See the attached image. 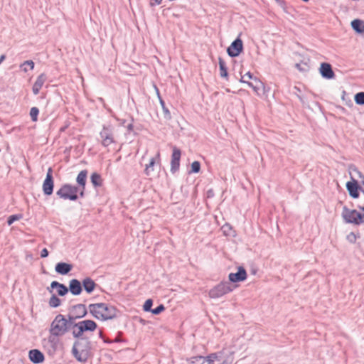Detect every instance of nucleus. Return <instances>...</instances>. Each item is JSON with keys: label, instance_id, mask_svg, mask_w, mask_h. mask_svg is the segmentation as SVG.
<instances>
[{"label": "nucleus", "instance_id": "nucleus-46", "mask_svg": "<svg viewBox=\"0 0 364 364\" xmlns=\"http://www.w3.org/2000/svg\"><path fill=\"white\" fill-rule=\"evenodd\" d=\"M214 362L215 360L210 358V355L205 356V363H206L207 364H214Z\"/></svg>", "mask_w": 364, "mask_h": 364}, {"label": "nucleus", "instance_id": "nucleus-38", "mask_svg": "<svg viewBox=\"0 0 364 364\" xmlns=\"http://www.w3.org/2000/svg\"><path fill=\"white\" fill-rule=\"evenodd\" d=\"M23 218L22 214H14L8 217L6 223L9 225H12L15 221H17Z\"/></svg>", "mask_w": 364, "mask_h": 364}, {"label": "nucleus", "instance_id": "nucleus-54", "mask_svg": "<svg viewBox=\"0 0 364 364\" xmlns=\"http://www.w3.org/2000/svg\"><path fill=\"white\" fill-rule=\"evenodd\" d=\"M154 89H155V90H156V95H157V96H158V98L159 99V97H161V95H160V92H159V88L157 87V86H156V85H154Z\"/></svg>", "mask_w": 364, "mask_h": 364}, {"label": "nucleus", "instance_id": "nucleus-12", "mask_svg": "<svg viewBox=\"0 0 364 364\" xmlns=\"http://www.w3.org/2000/svg\"><path fill=\"white\" fill-rule=\"evenodd\" d=\"M181 157V151L178 147L173 146L172 147V154L171 159L170 171L172 174L176 173L180 168V161Z\"/></svg>", "mask_w": 364, "mask_h": 364}, {"label": "nucleus", "instance_id": "nucleus-31", "mask_svg": "<svg viewBox=\"0 0 364 364\" xmlns=\"http://www.w3.org/2000/svg\"><path fill=\"white\" fill-rule=\"evenodd\" d=\"M62 304L61 299L55 294H53L48 301L49 306L51 308H57Z\"/></svg>", "mask_w": 364, "mask_h": 364}, {"label": "nucleus", "instance_id": "nucleus-49", "mask_svg": "<svg viewBox=\"0 0 364 364\" xmlns=\"http://www.w3.org/2000/svg\"><path fill=\"white\" fill-rule=\"evenodd\" d=\"M41 89V87H36V85H33V87H32L33 93L35 95H38Z\"/></svg>", "mask_w": 364, "mask_h": 364}, {"label": "nucleus", "instance_id": "nucleus-1", "mask_svg": "<svg viewBox=\"0 0 364 364\" xmlns=\"http://www.w3.org/2000/svg\"><path fill=\"white\" fill-rule=\"evenodd\" d=\"M88 310L95 318L100 321L112 320L117 317V309L107 303L90 304Z\"/></svg>", "mask_w": 364, "mask_h": 364}, {"label": "nucleus", "instance_id": "nucleus-8", "mask_svg": "<svg viewBox=\"0 0 364 364\" xmlns=\"http://www.w3.org/2000/svg\"><path fill=\"white\" fill-rule=\"evenodd\" d=\"M244 50V46L240 36H237L227 48V53L231 58L239 56Z\"/></svg>", "mask_w": 364, "mask_h": 364}, {"label": "nucleus", "instance_id": "nucleus-21", "mask_svg": "<svg viewBox=\"0 0 364 364\" xmlns=\"http://www.w3.org/2000/svg\"><path fill=\"white\" fill-rule=\"evenodd\" d=\"M51 289H55L57 290V296H65L69 292L68 287L57 281L51 282Z\"/></svg>", "mask_w": 364, "mask_h": 364}, {"label": "nucleus", "instance_id": "nucleus-41", "mask_svg": "<svg viewBox=\"0 0 364 364\" xmlns=\"http://www.w3.org/2000/svg\"><path fill=\"white\" fill-rule=\"evenodd\" d=\"M165 310V306L164 304H159L158 306H156L154 309H152V311H151V314L154 315H159L161 312H163Z\"/></svg>", "mask_w": 364, "mask_h": 364}, {"label": "nucleus", "instance_id": "nucleus-62", "mask_svg": "<svg viewBox=\"0 0 364 364\" xmlns=\"http://www.w3.org/2000/svg\"><path fill=\"white\" fill-rule=\"evenodd\" d=\"M67 128V127H61L60 131V132H65V129Z\"/></svg>", "mask_w": 364, "mask_h": 364}, {"label": "nucleus", "instance_id": "nucleus-17", "mask_svg": "<svg viewBox=\"0 0 364 364\" xmlns=\"http://www.w3.org/2000/svg\"><path fill=\"white\" fill-rule=\"evenodd\" d=\"M82 282L77 279H72L69 282V291L73 296H79L82 292Z\"/></svg>", "mask_w": 364, "mask_h": 364}, {"label": "nucleus", "instance_id": "nucleus-10", "mask_svg": "<svg viewBox=\"0 0 364 364\" xmlns=\"http://www.w3.org/2000/svg\"><path fill=\"white\" fill-rule=\"evenodd\" d=\"M350 178L351 181L346 183V187L349 196L352 198L356 199L360 196V190H361V186L358 181L355 178L353 175L351 174Z\"/></svg>", "mask_w": 364, "mask_h": 364}, {"label": "nucleus", "instance_id": "nucleus-35", "mask_svg": "<svg viewBox=\"0 0 364 364\" xmlns=\"http://www.w3.org/2000/svg\"><path fill=\"white\" fill-rule=\"evenodd\" d=\"M200 171V163L198 161H194L191 165V169L188 173H198Z\"/></svg>", "mask_w": 364, "mask_h": 364}, {"label": "nucleus", "instance_id": "nucleus-3", "mask_svg": "<svg viewBox=\"0 0 364 364\" xmlns=\"http://www.w3.org/2000/svg\"><path fill=\"white\" fill-rule=\"evenodd\" d=\"M56 196L63 200L76 201L80 196V191L75 185L70 183H64L56 191Z\"/></svg>", "mask_w": 364, "mask_h": 364}, {"label": "nucleus", "instance_id": "nucleus-11", "mask_svg": "<svg viewBox=\"0 0 364 364\" xmlns=\"http://www.w3.org/2000/svg\"><path fill=\"white\" fill-rule=\"evenodd\" d=\"M88 171L87 169L82 170L76 177V188L80 191V198L85 197V190L87 184Z\"/></svg>", "mask_w": 364, "mask_h": 364}, {"label": "nucleus", "instance_id": "nucleus-56", "mask_svg": "<svg viewBox=\"0 0 364 364\" xmlns=\"http://www.w3.org/2000/svg\"><path fill=\"white\" fill-rule=\"evenodd\" d=\"M6 59V55L4 54L1 55L0 56V64L1 63L2 61H4V60Z\"/></svg>", "mask_w": 364, "mask_h": 364}, {"label": "nucleus", "instance_id": "nucleus-4", "mask_svg": "<svg viewBox=\"0 0 364 364\" xmlns=\"http://www.w3.org/2000/svg\"><path fill=\"white\" fill-rule=\"evenodd\" d=\"M97 328V324L95 321L90 319L83 320L74 325V330L72 334L74 338L85 337L83 333L87 331L93 332Z\"/></svg>", "mask_w": 364, "mask_h": 364}, {"label": "nucleus", "instance_id": "nucleus-47", "mask_svg": "<svg viewBox=\"0 0 364 364\" xmlns=\"http://www.w3.org/2000/svg\"><path fill=\"white\" fill-rule=\"evenodd\" d=\"M244 75L245 77H247L249 80H255V78H257V77H255L253 74L250 71L247 72Z\"/></svg>", "mask_w": 364, "mask_h": 364}, {"label": "nucleus", "instance_id": "nucleus-13", "mask_svg": "<svg viewBox=\"0 0 364 364\" xmlns=\"http://www.w3.org/2000/svg\"><path fill=\"white\" fill-rule=\"evenodd\" d=\"M100 137L102 139V144L104 146L107 147L111 144L114 142L113 137L112 128L111 126L103 125L102 129L100 133Z\"/></svg>", "mask_w": 364, "mask_h": 364}, {"label": "nucleus", "instance_id": "nucleus-34", "mask_svg": "<svg viewBox=\"0 0 364 364\" xmlns=\"http://www.w3.org/2000/svg\"><path fill=\"white\" fill-rule=\"evenodd\" d=\"M47 80V76L45 73H41L39 75L34 82V85L38 87H42L45 82Z\"/></svg>", "mask_w": 364, "mask_h": 364}, {"label": "nucleus", "instance_id": "nucleus-59", "mask_svg": "<svg viewBox=\"0 0 364 364\" xmlns=\"http://www.w3.org/2000/svg\"><path fill=\"white\" fill-rule=\"evenodd\" d=\"M297 97L299 99V100L301 102H304V100H303V98L301 95H297Z\"/></svg>", "mask_w": 364, "mask_h": 364}, {"label": "nucleus", "instance_id": "nucleus-14", "mask_svg": "<svg viewBox=\"0 0 364 364\" xmlns=\"http://www.w3.org/2000/svg\"><path fill=\"white\" fill-rule=\"evenodd\" d=\"M237 272H231L228 275V279L231 283H237L245 281L247 277V271L242 266L237 267Z\"/></svg>", "mask_w": 364, "mask_h": 364}, {"label": "nucleus", "instance_id": "nucleus-39", "mask_svg": "<svg viewBox=\"0 0 364 364\" xmlns=\"http://www.w3.org/2000/svg\"><path fill=\"white\" fill-rule=\"evenodd\" d=\"M153 306V300L151 299H148L145 301L143 305V310L145 312H151L152 311Z\"/></svg>", "mask_w": 364, "mask_h": 364}, {"label": "nucleus", "instance_id": "nucleus-44", "mask_svg": "<svg viewBox=\"0 0 364 364\" xmlns=\"http://www.w3.org/2000/svg\"><path fill=\"white\" fill-rule=\"evenodd\" d=\"M209 355H210V358H213L215 361V360H218V361L220 360L219 353H210Z\"/></svg>", "mask_w": 364, "mask_h": 364}, {"label": "nucleus", "instance_id": "nucleus-61", "mask_svg": "<svg viewBox=\"0 0 364 364\" xmlns=\"http://www.w3.org/2000/svg\"><path fill=\"white\" fill-rule=\"evenodd\" d=\"M358 208L363 212L364 206L358 205Z\"/></svg>", "mask_w": 364, "mask_h": 364}, {"label": "nucleus", "instance_id": "nucleus-27", "mask_svg": "<svg viewBox=\"0 0 364 364\" xmlns=\"http://www.w3.org/2000/svg\"><path fill=\"white\" fill-rule=\"evenodd\" d=\"M59 336H55L53 334H50L48 337V342L52 348L53 350L56 351L60 346V340L58 338Z\"/></svg>", "mask_w": 364, "mask_h": 364}, {"label": "nucleus", "instance_id": "nucleus-2", "mask_svg": "<svg viewBox=\"0 0 364 364\" xmlns=\"http://www.w3.org/2000/svg\"><path fill=\"white\" fill-rule=\"evenodd\" d=\"M71 353L73 357L80 363H86L92 355V344L87 337L75 338Z\"/></svg>", "mask_w": 364, "mask_h": 364}, {"label": "nucleus", "instance_id": "nucleus-63", "mask_svg": "<svg viewBox=\"0 0 364 364\" xmlns=\"http://www.w3.org/2000/svg\"><path fill=\"white\" fill-rule=\"evenodd\" d=\"M294 89L296 90V92H300V89L297 87H294Z\"/></svg>", "mask_w": 364, "mask_h": 364}, {"label": "nucleus", "instance_id": "nucleus-19", "mask_svg": "<svg viewBox=\"0 0 364 364\" xmlns=\"http://www.w3.org/2000/svg\"><path fill=\"white\" fill-rule=\"evenodd\" d=\"M73 268L70 263L60 262L55 266V271L61 275H67Z\"/></svg>", "mask_w": 364, "mask_h": 364}, {"label": "nucleus", "instance_id": "nucleus-23", "mask_svg": "<svg viewBox=\"0 0 364 364\" xmlns=\"http://www.w3.org/2000/svg\"><path fill=\"white\" fill-rule=\"evenodd\" d=\"M218 65L220 70V76L222 78L228 80L229 77L228 67L226 65L225 60L221 57L218 58Z\"/></svg>", "mask_w": 364, "mask_h": 364}, {"label": "nucleus", "instance_id": "nucleus-40", "mask_svg": "<svg viewBox=\"0 0 364 364\" xmlns=\"http://www.w3.org/2000/svg\"><path fill=\"white\" fill-rule=\"evenodd\" d=\"M26 65H29L30 66V70H33V68H34V63L33 60H26L24 61L21 65V68H22V70L24 71V72H27L28 71V69L26 67Z\"/></svg>", "mask_w": 364, "mask_h": 364}, {"label": "nucleus", "instance_id": "nucleus-55", "mask_svg": "<svg viewBox=\"0 0 364 364\" xmlns=\"http://www.w3.org/2000/svg\"><path fill=\"white\" fill-rule=\"evenodd\" d=\"M245 76L242 75L241 77L240 80V82H242V83H245L246 84L247 81L245 80Z\"/></svg>", "mask_w": 364, "mask_h": 364}, {"label": "nucleus", "instance_id": "nucleus-9", "mask_svg": "<svg viewBox=\"0 0 364 364\" xmlns=\"http://www.w3.org/2000/svg\"><path fill=\"white\" fill-rule=\"evenodd\" d=\"M54 188V178L53 176V169L51 167L48 168L46 178L43 181L42 189L45 196H51L53 193Z\"/></svg>", "mask_w": 364, "mask_h": 364}, {"label": "nucleus", "instance_id": "nucleus-51", "mask_svg": "<svg viewBox=\"0 0 364 364\" xmlns=\"http://www.w3.org/2000/svg\"><path fill=\"white\" fill-rule=\"evenodd\" d=\"M295 67L300 71H305L306 69L301 67V65L300 63H296Z\"/></svg>", "mask_w": 364, "mask_h": 364}, {"label": "nucleus", "instance_id": "nucleus-32", "mask_svg": "<svg viewBox=\"0 0 364 364\" xmlns=\"http://www.w3.org/2000/svg\"><path fill=\"white\" fill-rule=\"evenodd\" d=\"M76 319L78 318L75 317V316H74L72 313L70 312V314L68 315V318H65V326H68V331L70 329H72L73 331L74 330V325L77 324V323L75 322Z\"/></svg>", "mask_w": 364, "mask_h": 364}, {"label": "nucleus", "instance_id": "nucleus-30", "mask_svg": "<svg viewBox=\"0 0 364 364\" xmlns=\"http://www.w3.org/2000/svg\"><path fill=\"white\" fill-rule=\"evenodd\" d=\"M186 362L188 364H204L205 363V356H203V355L192 356L191 358H188L186 359Z\"/></svg>", "mask_w": 364, "mask_h": 364}, {"label": "nucleus", "instance_id": "nucleus-57", "mask_svg": "<svg viewBox=\"0 0 364 364\" xmlns=\"http://www.w3.org/2000/svg\"><path fill=\"white\" fill-rule=\"evenodd\" d=\"M53 289H51V284L50 285V287H47V290H48L50 293H52Z\"/></svg>", "mask_w": 364, "mask_h": 364}, {"label": "nucleus", "instance_id": "nucleus-29", "mask_svg": "<svg viewBox=\"0 0 364 364\" xmlns=\"http://www.w3.org/2000/svg\"><path fill=\"white\" fill-rule=\"evenodd\" d=\"M353 175L355 177H358L360 179V183L364 186V175L360 172L358 168L354 166L351 165L350 166V175Z\"/></svg>", "mask_w": 364, "mask_h": 364}, {"label": "nucleus", "instance_id": "nucleus-18", "mask_svg": "<svg viewBox=\"0 0 364 364\" xmlns=\"http://www.w3.org/2000/svg\"><path fill=\"white\" fill-rule=\"evenodd\" d=\"M28 358L33 364L42 363L45 360L44 354L38 349H32L28 352Z\"/></svg>", "mask_w": 364, "mask_h": 364}, {"label": "nucleus", "instance_id": "nucleus-25", "mask_svg": "<svg viewBox=\"0 0 364 364\" xmlns=\"http://www.w3.org/2000/svg\"><path fill=\"white\" fill-rule=\"evenodd\" d=\"M246 84L257 94H259V90L264 87L263 82L259 78H255L253 82L247 81Z\"/></svg>", "mask_w": 364, "mask_h": 364}, {"label": "nucleus", "instance_id": "nucleus-15", "mask_svg": "<svg viewBox=\"0 0 364 364\" xmlns=\"http://www.w3.org/2000/svg\"><path fill=\"white\" fill-rule=\"evenodd\" d=\"M319 73L321 77L326 80L333 79L336 76L332 66L328 63H321L319 68Z\"/></svg>", "mask_w": 364, "mask_h": 364}, {"label": "nucleus", "instance_id": "nucleus-53", "mask_svg": "<svg viewBox=\"0 0 364 364\" xmlns=\"http://www.w3.org/2000/svg\"><path fill=\"white\" fill-rule=\"evenodd\" d=\"M117 120L118 122H119V123H120V124H121V125L125 126V124H126V119H121L117 118Z\"/></svg>", "mask_w": 364, "mask_h": 364}, {"label": "nucleus", "instance_id": "nucleus-37", "mask_svg": "<svg viewBox=\"0 0 364 364\" xmlns=\"http://www.w3.org/2000/svg\"><path fill=\"white\" fill-rule=\"evenodd\" d=\"M39 114V109L36 107H33L30 109V117L32 120V122H37L38 121V117Z\"/></svg>", "mask_w": 364, "mask_h": 364}, {"label": "nucleus", "instance_id": "nucleus-50", "mask_svg": "<svg viewBox=\"0 0 364 364\" xmlns=\"http://www.w3.org/2000/svg\"><path fill=\"white\" fill-rule=\"evenodd\" d=\"M214 196H215L214 191L213 189H209L207 191V197L208 198H213V197H214Z\"/></svg>", "mask_w": 364, "mask_h": 364}, {"label": "nucleus", "instance_id": "nucleus-22", "mask_svg": "<svg viewBox=\"0 0 364 364\" xmlns=\"http://www.w3.org/2000/svg\"><path fill=\"white\" fill-rule=\"evenodd\" d=\"M351 27L356 33H364V21L356 18L351 21Z\"/></svg>", "mask_w": 364, "mask_h": 364}, {"label": "nucleus", "instance_id": "nucleus-52", "mask_svg": "<svg viewBox=\"0 0 364 364\" xmlns=\"http://www.w3.org/2000/svg\"><path fill=\"white\" fill-rule=\"evenodd\" d=\"M276 2L282 7L285 6V1L284 0H275Z\"/></svg>", "mask_w": 364, "mask_h": 364}, {"label": "nucleus", "instance_id": "nucleus-24", "mask_svg": "<svg viewBox=\"0 0 364 364\" xmlns=\"http://www.w3.org/2000/svg\"><path fill=\"white\" fill-rule=\"evenodd\" d=\"M90 181L94 188H97L101 187L103 184V180L100 173L94 172L90 176Z\"/></svg>", "mask_w": 364, "mask_h": 364}, {"label": "nucleus", "instance_id": "nucleus-20", "mask_svg": "<svg viewBox=\"0 0 364 364\" xmlns=\"http://www.w3.org/2000/svg\"><path fill=\"white\" fill-rule=\"evenodd\" d=\"M81 282L82 284V290L84 289L88 294H92L97 286L95 282L90 277H85Z\"/></svg>", "mask_w": 364, "mask_h": 364}, {"label": "nucleus", "instance_id": "nucleus-7", "mask_svg": "<svg viewBox=\"0 0 364 364\" xmlns=\"http://www.w3.org/2000/svg\"><path fill=\"white\" fill-rule=\"evenodd\" d=\"M342 216L347 223L357 225L364 223V214L356 210H350L346 206L343 208Z\"/></svg>", "mask_w": 364, "mask_h": 364}, {"label": "nucleus", "instance_id": "nucleus-45", "mask_svg": "<svg viewBox=\"0 0 364 364\" xmlns=\"http://www.w3.org/2000/svg\"><path fill=\"white\" fill-rule=\"evenodd\" d=\"M49 252L46 248H43L41 252V257L42 258H46L48 256Z\"/></svg>", "mask_w": 364, "mask_h": 364}, {"label": "nucleus", "instance_id": "nucleus-48", "mask_svg": "<svg viewBox=\"0 0 364 364\" xmlns=\"http://www.w3.org/2000/svg\"><path fill=\"white\" fill-rule=\"evenodd\" d=\"M162 0H150V6H154L155 5H159Z\"/></svg>", "mask_w": 364, "mask_h": 364}, {"label": "nucleus", "instance_id": "nucleus-36", "mask_svg": "<svg viewBox=\"0 0 364 364\" xmlns=\"http://www.w3.org/2000/svg\"><path fill=\"white\" fill-rule=\"evenodd\" d=\"M354 101L358 105H364V92H359L354 96Z\"/></svg>", "mask_w": 364, "mask_h": 364}, {"label": "nucleus", "instance_id": "nucleus-33", "mask_svg": "<svg viewBox=\"0 0 364 364\" xmlns=\"http://www.w3.org/2000/svg\"><path fill=\"white\" fill-rule=\"evenodd\" d=\"M159 100L160 105L161 106V108L163 109L164 118L166 119H171V112L168 110V107L166 106L164 100L162 99L161 97H159Z\"/></svg>", "mask_w": 364, "mask_h": 364}, {"label": "nucleus", "instance_id": "nucleus-64", "mask_svg": "<svg viewBox=\"0 0 364 364\" xmlns=\"http://www.w3.org/2000/svg\"><path fill=\"white\" fill-rule=\"evenodd\" d=\"M360 192H362L364 194V188L361 186V190H360Z\"/></svg>", "mask_w": 364, "mask_h": 364}, {"label": "nucleus", "instance_id": "nucleus-6", "mask_svg": "<svg viewBox=\"0 0 364 364\" xmlns=\"http://www.w3.org/2000/svg\"><path fill=\"white\" fill-rule=\"evenodd\" d=\"M65 316L58 314L50 324V334L55 336H63L68 332V326H65Z\"/></svg>", "mask_w": 364, "mask_h": 364}, {"label": "nucleus", "instance_id": "nucleus-60", "mask_svg": "<svg viewBox=\"0 0 364 364\" xmlns=\"http://www.w3.org/2000/svg\"><path fill=\"white\" fill-rule=\"evenodd\" d=\"M103 341H104L105 343H111V341H109V340H107V339H105V338H103Z\"/></svg>", "mask_w": 364, "mask_h": 364}, {"label": "nucleus", "instance_id": "nucleus-42", "mask_svg": "<svg viewBox=\"0 0 364 364\" xmlns=\"http://www.w3.org/2000/svg\"><path fill=\"white\" fill-rule=\"evenodd\" d=\"M357 237V235L353 232H350L347 235L346 239L350 243L354 244L356 242Z\"/></svg>", "mask_w": 364, "mask_h": 364}, {"label": "nucleus", "instance_id": "nucleus-26", "mask_svg": "<svg viewBox=\"0 0 364 364\" xmlns=\"http://www.w3.org/2000/svg\"><path fill=\"white\" fill-rule=\"evenodd\" d=\"M221 231L223 232V235L225 236L229 237H235L236 236V232L233 230L232 226L230 224L226 223L221 227Z\"/></svg>", "mask_w": 364, "mask_h": 364}, {"label": "nucleus", "instance_id": "nucleus-58", "mask_svg": "<svg viewBox=\"0 0 364 364\" xmlns=\"http://www.w3.org/2000/svg\"><path fill=\"white\" fill-rule=\"evenodd\" d=\"M99 336H100V338H101L102 339L104 338L103 333L101 331H100V332H99Z\"/></svg>", "mask_w": 364, "mask_h": 364}, {"label": "nucleus", "instance_id": "nucleus-28", "mask_svg": "<svg viewBox=\"0 0 364 364\" xmlns=\"http://www.w3.org/2000/svg\"><path fill=\"white\" fill-rule=\"evenodd\" d=\"M156 159H158L159 160L160 159V153H159V151L157 152V154L156 155V157H152L150 159L149 164L146 165L144 173H145V174L146 176H149L150 175V171H153V167H154V166L156 164Z\"/></svg>", "mask_w": 364, "mask_h": 364}, {"label": "nucleus", "instance_id": "nucleus-5", "mask_svg": "<svg viewBox=\"0 0 364 364\" xmlns=\"http://www.w3.org/2000/svg\"><path fill=\"white\" fill-rule=\"evenodd\" d=\"M237 285L230 284L228 282H221L209 291V296L212 299L220 298L228 293L232 291Z\"/></svg>", "mask_w": 364, "mask_h": 364}, {"label": "nucleus", "instance_id": "nucleus-16", "mask_svg": "<svg viewBox=\"0 0 364 364\" xmlns=\"http://www.w3.org/2000/svg\"><path fill=\"white\" fill-rule=\"evenodd\" d=\"M70 312L77 318H82L87 316L88 311L86 306L83 304H77L70 306Z\"/></svg>", "mask_w": 364, "mask_h": 364}, {"label": "nucleus", "instance_id": "nucleus-43", "mask_svg": "<svg viewBox=\"0 0 364 364\" xmlns=\"http://www.w3.org/2000/svg\"><path fill=\"white\" fill-rule=\"evenodd\" d=\"M130 118H131V123H129L127 126L128 133H131V132H134V125H133L134 118L132 116H130Z\"/></svg>", "mask_w": 364, "mask_h": 364}]
</instances>
